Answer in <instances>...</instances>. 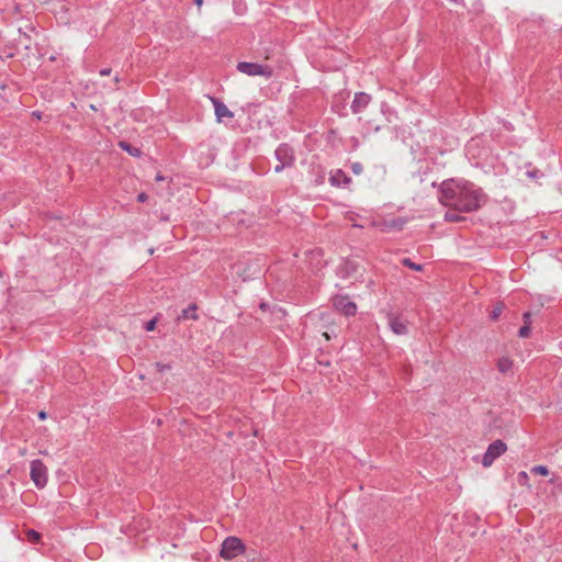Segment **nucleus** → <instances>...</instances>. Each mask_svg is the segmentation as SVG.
<instances>
[{
    "label": "nucleus",
    "instance_id": "f257e3e1",
    "mask_svg": "<svg viewBox=\"0 0 562 562\" xmlns=\"http://www.w3.org/2000/svg\"><path fill=\"white\" fill-rule=\"evenodd\" d=\"M438 199L442 205L463 213L475 212L487 201L483 190L473 182L456 179L441 182Z\"/></svg>",
    "mask_w": 562,
    "mask_h": 562
},
{
    "label": "nucleus",
    "instance_id": "f03ea898",
    "mask_svg": "<svg viewBox=\"0 0 562 562\" xmlns=\"http://www.w3.org/2000/svg\"><path fill=\"white\" fill-rule=\"evenodd\" d=\"M274 157L278 160V164L274 166L276 173H280L286 168H292L296 161L295 151L288 143H282L276 148Z\"/></svg>",
    "mask_w": 562,
    "mask_h": 562
},
{
    "label": "nucleus",
    "instance_id": "7ed1b4c3",
    "mask_svg": "<svg viewBox=\"0 0 562 562\" xmlns=\"http://www.w3.org/2000/svg\"><path fill=\"white\" fill-rule=\"evenodd\" d=\"M247 552L249 550L246 549L243 541L237 537H227L222 543L221 557L225 560H232L241 554L247 558Z\"/></svg>",
    "mask_w": 562,
    "mask_h": 562
},
{
    "label": "nucleus",
    "instance_id": "20e7f679",
    "mask_svg": "<svg viewBox=\"0 0 562 562\" xmlns=\"http://www.w3.org/2000/svg\"><path fill=\"white\" fill-rule=\"evenodd\" d=\"M236 69L249 77L261 76L269 79L273 75V69L270 66L258 63L239 61L236 65Z\"/></svg>",
    "mask_w": 562,
    "mask_h": 562
},
{
    "label": "nucleus",
    "instance_id": "39448f33",
    "mask_svg": "<svg viewBox=\"0 0 562 562\" xmlns=\"http://www.w3.org/2000/svg\"><path fill=\"white\" fill-rule=\"evenodd\" d=\"M506 450L507 446L503 440L497 439L493 441L488 445L485 453L483 454L482 465L484 468L491 467L497 458L506 452Z\"/></svg>",
    "mask_w": 562,
    "mask_h": 562
},
{
    "label": "nucleus",
    "instance_id": "423d86ee",
    "mask_svg": "<svg viewBox=\"0 0 562 562\" xmlns=\"http://www.w3.org/2000/svg\"><path fill=\"white\" fill-rule=\"evenodd\" d=\"M334 307L342 315L349 317L357 314V304L348 295H336L333 297Z\"/></svg>",
    "mask_w": 562,
    "mask_h": 562
},
{
    "label": "nucleus",
    "instance_id": "0eeeda50",
    "mask_svg": "<svg viewBox=\"0 0 562 562\" xmlns=\"http://www.w3.org/2000/svg\"><path fill=\"white\" fill-rule=\"evenodd\" d=\"M31 479L34 484L42 488L47 483V470L41 460H33L31 462Z\"/></svg>",
    "mask_w": 562,
    "mask_h": 562
},
{
    "label": "nucleus",
    "instance_id": "6e6552de",
    "mask_svg": "<svg viewBox=\"0 0 562 562\" xmlns=\"http://www.w3.org/2000/svg\"><path fill=\"white\" fill-rule=\"evenodd\" d=\"M372 97L366 92H357L355 93L353 100L351 102L350 109L353 114L361 113L364 111L370 104Z\"/></svg>",
    "mask_w": 562,
    "mask_h": 562
},
{
    "label": "nucleus",
    "instance_id": "1a4fd4ad",
    "mask_svg": "<svg viewBox=\"0 0 562 562\" xmlns=\"http://www.w3.org/2000/svg\"><path fill=\"white\" fill-rule=\"evenodd\" d=\"M210 100L214 106V112L217 122H223L224 119L234 117V113L220 99L215 97H210Z\"/></svg>",
    "mask_w": 562,
    "mask_h": 562
},
{
    "label": "nucleus",
    "instance_id": "9d476101",
    "mask_svg": "<svg viewBox=\"0 0 562 562\" xmlns=\"http://www.w3.org/2000/svg\"><path fill=\"white\" fill-rule=\"evenodd\" d=\"M351 182V178L347 176L341 169H335L330 171L329 183L333 187L341 188L347 187Z\"/></svg>",
    "mask_w": 562,
    "mask_h": 562
},
{
    "label": "nucleus",
    "instance_id": "9b49d317",
    "mask_svg": "<svg viewBox=\"0 0 562 562\" xmlns=\"http://www.w3.org/2000/svg\"><path fill=\"white\" fill-rule=\"evenodd\" d=\"M389 325L396 335H405L407 333V326L397 317H391Z\"/></svg>",
    "mask_w": 562,
    "mask_h": 562
},
{
    "label": "nucleus",
    "instance_id": "f8f14e48",
    "mask_svg": "<svg viewBox=\"0 0 562 562\" xmlns=\"http://www.w3.org/2000/svg\"><path fill=\"white\" fill-rule=\"evenodd\" d=\"M196 304H190L187 308H183L181 314L178 316V321L181 319H193L196 321L199 315L196 314Z\"/></svg>",
    "mask_w": 562,
    "mask_h": 562
},
{
    "label": "nucleus",
    "instance_id": "ddd939ff",
    "mask_svg": "<svg viewBox=\"0 0 562 562\" xmlns=\"http://www.w3.org/2000/svg\"><path fill=\"white\" fill-rule=\"evenodd\" d=\"M119 146L121 149H123L124 151H127L133 157H139L142 154L139 148L134 147L133 145H131L130 143H127L125 140L120 142Z\"/></svg>",
    "mask_w": 562,
    "mask_h": 562
},
{
    "label": "nucleus",
    "instance_id": "4468645a",
    "mask_svg": "<svg viewBox=\"0 0 562 562\" xmlns=\"http://www.w3.org/2000/svg\"><path fill=\"white\" fill-rule=\"evenodd\" d=\"M513 368V361L508 357H502L497 361V369L502 373L508 372Z\"/></svg>",
    "mask_w": 562,
    "mask_h": 562
},
{
    "label": "nucleus",
    "instance_id": "2eb2a0df",
    "mask_svg": "<svg viewBox=\"0 0 562 562\" xmlns=\"http://www.w3.org/2000/svg\"><path fill=\"white\" fill-rule=\"evenodd\" d=\"M457 212L458 211H454L452 209L450 211L446 212L445 221L450 222V223H457V222L462 221L464 217L459 215Z\"/></svg>",
    "mask_w": 562,
    "mask_h": 562
},
{
    "label": "nucleus",
    "instance_id": "dca6fc26",
    "mask_svg": "<svg viewBox=\"0 0 562 562\" xmlns=\"http://www.w3.org/2000/svg\"><path fill=\"white\" fill-rule=\"evenodd\" d=\"M402 265L414 270V271H422L423 270V266L419 265V263H416L414 261H412L409 258H404L402 259Z\"/></svg>",
    "mask_w": 562,
    "mask_h": 562
},
{
    "label": "nucleus",
    "instance_id": "f3484780",
    "mask_svg": "<svg viewBox=\"0 0 562 562\" xmlns=\"http://www.w3.org/2000/svg\"><path fill=\"white\" fill-rule=\"evenodd\" d=\"M530 472L533 474L546 476L549 474V469L546 465L539 464V465L532 467Z\"/></svg>",
    "mask_w": 562,
    "mask_h": 562
},
{
    "label": "nucleus",
    "instance_id": "a211bd4d",
    "mask_svg": "<svg viewBox=\"0 0 562 562\" xmlns=\"http://www.w3.org/2000/svg\"><path fill=\"white\" fill-rule=\"evenodd\" d=\"M247 560L248 562H267L263 561L260 554L254 549H250L249 552H247Z\"/></svg>",
    "mask_w": 562,
    "mask_h": 562
},
{
    "label": "nucleus",
    "instance_id": "6ab92c4d",
    "mask_svg": "<svg viewBox=\"0 0 562 562\" xmlns=\"http://www.w3.org/2000/svg\"><path fill=\"white\" fill-rule=\"evenodd\" d=\"M26 538L30 542H37L41 539V535L37 531L30 529L26 532Z\"/></svg>",
    "mask_w": 562,
    "mask_h": 562
},
{
    "label": "nucleus",
    "instance_id": "aec40b11",
    "mask_svg": "<svg viewBox=\"0 0 562 562\" xmlns=\"http://www.w3.org/2000/svg\"><path fill=\"white\" fill-rule=\"evenodd\" d=\"M530 333H531V327L528 325H524L522 327H520V329L518 331V336L520 338H528L530 336Z\"/></svg>",
    "mask_w": 562,
    "mask_h": 562
},
{
    "label": "nucleus",
    "instance_id": "412c9836",
    "mask_svg": "<svg viewBox=\"0 0 562 562\" xmlns=\"http://www.w3.org/2000/svg\"><path fill=\"white\" fill-rule=\"evenodd\" d=\"M155 368L158 372H165L171 370V366L164 362H156Z\"/></svg>",
    "mask_w": 562,
    "mask_h": 562
},
{
    "label": "nucleus",
    "instance_id": "4be33fe9",
    "mask_svg": "<svg viewBox=\"0 0 562 562\" xmlns=\"http://www.w3.org/2000/svg\"><path fill=\"white\" fill-rule=\"evenodd\" d=\"M363 170V167H362V164L359 162V161H355L351 164V171L355 173V175H360Z\"/></svg>",
    "mask_w": 562,
    "mask_h": 562
},
{
    "label": "nucleus",
    "instance_id": "5701e85b",
    "mask_svg": "<svg viewBox=\"0 0 562 562\" xmlns=\"http://www.w3.org/2000/svg\"><path fill=\"white\" fill-rule=\"evenodd\" d=\"M502 312H503L502 306H495L494 310L492 311L491 318L493 321H496L499 317V315L502 314Z\"/></svg>",
    "mask_w": 562,
    "mask_h": 562
},
{
    "label": "nucleus",
    "instance_id": "b1692460",
    "mask_svg": "<svg viewBox=\"0 0 562 562\" xmlns=\"http://www.w3.org/2000/svg\"><path fill=\"white\" fill-rule=\"evenodd\" d=\"M522 319H524V325H528V326L531 327L532 319H531V313L530 312H525L522 314Z\"/></svg>",
    "mask_w": 562,
    "mask_h": 562
},
{
    "label": "nucleus",
    "instance_id": "393cba45",
    "mask_svg": "<svg viewBox=\"0 0 562 562\" xmlns=\"http://www.w3.org/2000/svg\"><path fill=\"white\" fill-rule=\"evenodd\" d=\"M528 480H529V476H528L527 472L521 471L518 473V482L520 484H525Z\"/></svg>",
    "mask_w": 562,
    "mask_h": 562
},
{
    "label": "nucleus",
    "instance_id": "a878e982",
    "mask_svg": "<svg viewBox=\"0 0 562 562\" xmlns=\"http://www.w3.org/2000/svg\"><path fill=\"white\" fill-rule=\"evenodd\" d=\"M155 326H156V321L155 319H151L149 322L146 323L145 325V329L147 331H150V330H154L155 329Z\"/></svg>",
    "mask_w": 562,
    "mask_h": 562
},
{
    "label": "nucleus",
    "instance_id": "bb28decb",
    "mask_svg": "<svg viewBox=\"0 0 562 562\" xmlns=\"http://www.w3.org/2000/svg\"><path fill=\"white\" fill-rule=\"evenodd\" d=\"M146 200H147V194L146 193L142 192V193L138 194V196H137V201L138 202H145Z\"/></svg>",
    "mask_w": 562,
    "mask_h": 562
},
{
    "label": "nucleus",
    "instance_id": "cd10ccee",
    "mask_svg": "<svg viewBox=\"0 0 562 562\" xmlns=\"http://www.w3.org/2000/svg\"><path fill=\"white\" fill-rule=\"evenodd\" d=\"M540 171L539 170H533V171H528L527 175L530 177V178H538Z\"/></svg>",
    "mask_w": 562,
    "mask_h": 562
},
{
    "label": "nucleus",
    "instance_id": "c85d7f7f",
    "mask_svg": "<svg viewBox=\"0 0 562 562\" xmlns=\"http://www.w3.org/2000/svg\"><path fill=\"white\" fill-rule=\"evenodd\" d=\"M111 74V68H102L100 70L101 76H109Z\"/></svg>",
    "mask_w": 562,
    "mask_h": 562
},
{
    "label": "nucleus",
    "instance_id": "c756f323",
    "mask_svg": "<svg viewBox=\"0 0 562 562\" xmlns=\"http://www.w3.org/2000/svg\"><path fill=\"white\" fill-rule=\"evenodd\" d=\"M194 4L198 5V8L200 9L203 4V0H193Z\"/></svg>",
    "mask_w": 562,
    "mask_h": 562
},
{
    "label": "nucleus",
    "instance_id": "7c9ffc66",
    "mask_svg": "<svg viewBox=\"0 0 562 562\" xmlns=\"http://www.w3.org/2000/svg\"><path fill=\"white\" fill-rule=\"evenodd\" d=\"M33 116H35L37 120H41V113L38 112H33Z\"/></svg>",
    "mask_w": 562,
    "mask_h": 562
},
{
    "label": "nucleus",
    "instance_id": "2f4dec72",
    "mask_svg": "<svg viewBox=\"0 0 562 562\" xmlns=\"http://www.w3.org/2000/svg\"><path fill=\"white\" fill-rule=\"evenodd\" d=\"M38 417L41 419H44L46 417V414L44 412H40Z\"/></svg>",
    "mask_w": 562,
    "mask_h": 562
},
{
    "label": "nucleus",
    "instance_id": "473e14b6",
    "mask_svg": "<svg viewBox=\"0 0 562 562\" xmlns=\"http://www.w3.org/2000/svg\"><path fill=\"white\" fill-rule=\"evenodd\" d=\"M156 180H157V181H162V180H164V177H162V176H160V175H157V176H156Z\"/></svg>",
    "mask_w": 562,
    "mask_h": 562
},
{
    "label": "nucleus",
    "instance_id": "72a5a7b5",
    "mask_svg": "<svg viewBox=\"0 0 562 562\" xmlns=\"http://www.w3.org/2000/svg\"><path fill=\"white\" fill-rule=\"evenodd\" d=\"M323 336L326 338V340H329L330 339V336L328 333H324Z\"/></svg>",
    "mask_w": 562,
    "mask_h": 562
},
{
    "label": "nucleus",
    "instance_id": "f704fd0d",
    "mask_svg": "<svg viewBox=\"0 0 562 562\" xmlns=\"http://www.w3.org/2000/svg\"><path fill=\"white\" fill-rule=\"evenodd\" d=\"M450 1L453 3H458V4L462 2V0H450Z\"/></svg>",
    "mask_w": 562,
    "mask_h": 562
},
{
    "label": "nucleus",
    "instance_id": "c9c22d12",
    "mask_svg": "<svg viewBox=\"0 0 562 562\" xmlns=\"http://www.w3.org/2000/svg\"><path fill=\"white\" fill-rule=\"evenodd\" d=\"M260 308H262V310H263V308H266V304H265V303H261V304H260Z\"/></svg>",
    "mask_w": 562,
    "mask_h": 562
},
{
    "label": "nucleus",
    "instance_id": "e433bc0d",
    "mask_svg": "<svg viewBox=\"0 0 562 562\" xmlns=\"http://www.w3.org/2000/svg\"><path fill=\"white\" fill-rule=\"evenodd\" d=\"M549 483L554 484V480H553V479H550V480H549Z\"/></svg>",
    "mask_w": 562,
    "mask_h": 562
},
{
    "label": "nucleus",
    "instance_id": "4c0bfd02",
    "mask_svg": "<svg viewBox=\"0 0 562 562\" xmlns=\"http://www.w3.org/2000/svg\"><path fill=\"white\" fill-rule=\"evenodd\" d=\"M559 487H562V484H560Z\"/></svg>",
    "mask_w": 562,
    "mask_h": 562
}]
</instances>
